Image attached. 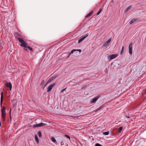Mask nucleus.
I'll return each mask as SVG.
<instances>
[{
  "instance_id": "1",
  "label": "nucleus",
  "mask_w": 146,
  "mask_h": 146,
  "mask_svg": "<svg viewBox=\"0 0 146 146\" xmlns=\"http://www.w3.org/2000/svg\"><path fill=\"white\" fill-rule=\"evenodd\" d=\"M3 102V92H2L1 93V97L0 100L1 107L2 108L1 109V117L3 121H5V117L6 115L5 108L4 106L2 107V104Z\"/></svg>"
},
{
  "instance_id": "2",
  "label": "nucleus",
  "mask_w": 146,
  "mask_h": 146,
  "mask_svg": "<svg viewBox=\"0 0 146 146\" xmlns=\"http://www.w3.org/2000/svg\"><path fill=\"white\" fill-rule=\"evenodd\" d=\"M18 39L21 43L20 44V46L23 47L24 48V49L25 51H27L28 50V49L27 48L31 51L32 52L33 51V48L29 46H27V43L24 41L22 38H19Z\"/></svg>"
},
{
  "instance_id": "3",
  "label": "nucleus",
  "mask_w": 146,
  "mask_h": 146,
  "mask_svg": "<svg viewBox=\"0 0 146 146\" xmlns=\"http://www.w3.org/2000/svg\"><path fill=\"white\" fill-rule=\"evenodd\" d=\"M111 38H109L103 45L102 47H105L106 48H107L109 46V44L111 41Z\"/></svg>"
},
{
  "instance_id": "4",
  "label": "nucleus",
  "mask_w": 146,
  "mask_h": 146,
  "mask_svg": "<svg viewBox=\"0 0 146 146\" xmlns=\"http://www.w3.org/2000/svg\"><path fill=\"white\" fill-rule=\"evenodd\" d=\"M118 56V54H115L110 55L108 56V59L110 60L113 59L117 57Z\"/></svg>"
},
{
  "instance_id": "5",
  "label": "nucleus",
  "mask_w": 146,
  "mask_h": 146,
  "mask_svg": "<svg viewBox=\"0 0 146 146\" xmlns=\"http://www.w3.org/2000/svg\"><path fill=\"white\" fill-rule=\"evenodd\" d=\"M88 34L87 33L85 35L82 36L81 38L78 40V43H80L82 42L88 36Z\"/></svg>"
},
{
  "instance_id": "6",
  "label": "nucleus",
  "mask_w": 146,
  "mask_h": 146,
  "mask_svg": "<svg viewBox=\"0 0 146 146\" xmlns=\"http://www.w3.org/2000/svg\"><path fill=\"white\" fill-rule=\"evenodd\" d=\"M132 42L130 43L129 46V53L130 54H132Z\"/></svg>"
},
{
  "instance_id": "7",
  "label": "nucleus",
  "mask_w": 146,
  "mask_h": 146,
  "mask_svg": "<svg viewBox=\"0 0 146 146\" xmlns=\"http://www.w3.org/2000/svg\"><path fill=\"white\" fill-rule=\"evenodd\" d=\"M5 85L6 87L9 88L10 90L11 91L12 88V86L11 82H6L5 84Z\"/></svg>"
},
{
  "instance_id": "8",
  "label": "nucleus",
  "mask_w": 146,
  "mask_h": 146,
  "mask_svg": "<svg viewBox=\"0 0 146 146\" xmlns=\"http://www.w3.org/2000/svg\"><path fill=\"white\" fill-rule=\"evenodd\" d=\"M46 124L43 123H40L36 124L34 125V127H39L42 126H44L46 125Z\"/></svg>"
},
{
  "instance_id": "9",
  "label": "nucleus",
  "mask_w": 146,
  "mask_h": 146,
  "mask_svg": "<svg viewBox=\"0 0 146 146\" xmlns=\"http://www.w3.org/2000/svg\"><path fill=\"white\" fill-rule=\"evenodd\" d=\"M55 85V83H54L53 84H51L50 86H49L48 87L47 90V92H50L51 90L52 89L53 87Z\"/></svg>"
},
{
  "instance_id": "10",
  "label": "nucleus",
  "mask_w": 146,
  "mask_h": 146,
  "mask_svg": "<svg viewBox=\"0 0 146 146\" xmlns=\"http://www.w3.org/2000/svg\"><path fill=\"white\" fill-rule=\"evenodd\" d=\"M100 97L99 96H97L95 98H94L91 101V103L92 104L95 102Z\"/></svg>"
},
{
  "instance_id": "11",
  "label": "nucleus",
  "mask_w": 146,
  "mask_h": 146,
  "mask_svg": "<svg viewBox=\"0 0 146 146\" xmlns=\"http://www.w3.org/2000/svg\"><path fill=\"white\" fill-rule=\"evenodd\" d=\"M76 49H73L70 52H69L68 54V55L66 57V58H68L70 56V55L73 53L74 52L76 51Z\"/></svg>"
},
{
  "instance_id": "12",
  "label": "nucleus",
  "mask_w": 146,
  "mask_h": 146,
  "mask_svg": "<svg viewBox=\"0 0 146 146\" xmlns=\"http://www.w3.org/2000/svg\"><path fill=\"white\" fill-rule=\"evenodd\" d=\"M104 108V106H101L100 107L98 108L97 109H96L95 110V112H97L100 110Z\"/></svg>"
},
{
  "instance_id": "13",
  "label": "nucleus",
  "mask_w": 146,
  "mask_h": 146,
  "mask_svg": "<svg viewBox=\"0 0 146 146\" xmlns=\"http://www.w3.org/2000/svg\"><path fill=\"white\" fill-rule=\"evenodd\" d=\"M137 20V19H132L131 21L129 22V24L130 25L132 24L136 21Z\"/></svg>"
},
{
  "instance_id": "14",
  "label": "nucleus",
  "mask_w": 146,
  "mask_h": 146,
  "mask_svg": "<svg viewBox=\"0 0 146 146\" xmlns=\"http://www.w3.org/2000/svg\"><path fill=\"white\" fill-rule=\"evenodd\" d=\"M93 11H91L90 13H88L86 16V17H90L91 16L92 14L93 13Z\"/></svg>"
},
{
  "instance_id": "15",
  "label": "nucleus",
  "mask_w": 146,
  "mask_h": 146,
  "mask_svg": "<svg viewBox=\"0 0 146 146\" xmlns=\"http://www.w3.org/2000/svg\"><path fill=\"white\" fill-rule=\"evenodd\" d=\"M124 46H122L121 50L120 52V54L121 55H123V52H124Z\"/></svg>"
},
{
  "instance_id": "16",
  "label": "nucleus",
  "mask_w": 146,
  "mask_h": 146,
  "mask_svg": "<svg viewBox=\"0 0 146 146\" xmlns=\"http://www.w3.org/2000/svg\"><path fill=\"white\" fill-rule=\"evenodd\" d=\"M35 139L37 143H38L39 142V140L37 136L36 135H35Z\"/></svg>"
},
{
  "instance_id": "17",
  "label": "nucleus",
  "mask_w": 146,
  "mask_h": 146,
  "mask_svg": "<svg viewBox=\"0 0 146 146\" xmlns=\"http://www.w3.org/2000/svg\"><path fill=\"white\" fill-rule=\"evenodd\" d=\"M51 140H52V141L54 143H55L56 142V141L55 138L54 137H51Z\"/></svg>"
},
{
  "instance_id": "18",
  "label": "nucleus",
  "mask_w": 146,
  "mask_h": 146,
  "mask_svg": "<svg viewBox=\"0 0 146 146\" xmlns=\"http://www.w3.org/2000/svg\"><path fill=\"white\" fill-rule=\"evenodd\" d=\"M109 134V131L104 132H103V134L105 135H108Z\"/></svg>"
},
{
  "instance_id": "19",
  "label": "nucleus",
  "mask_w": 146,
  "mask_h": 146,
  "mask_svg": "<svg viewBox=\"0 0 146 146\" xmlns=\"http://www.w3.org/2000/svg\"><path fill=\"white\" fill-rule=\"evenodd\" d=\"M131 6H129L128 7H127L125 10V12H127V11H128L129 10V9L131 8Z\"/></svg>"
},
{
  "instance_id": "20",
  "label": "nucleus",
  "mask_w": 146,
  "mask_h": 146,
  "mask_svg": "<svg viewBox=\"0 0 146 146\" xmlns=\"http://www.w3.org/2000/svg\"><path fill=\"white\" fill-rule=\"evenodd\" d=\"M38 136L40 137H42V133L40 131H39L38 132Z\"/></svg>"
},
{
  "instance_id": "21",
  "label": "nucleus",
  "mask_w": 146,
  "mask_h": 146,
  "mask_svg": "<svg viewBox=\"0 0 146 146\" xmlns=\"http://www.w3.org/2000/svg\"><path fill=\"white\" fill-rule=\"evenodd\" d=\"M122 128H123V127H120L119 128V133H120L122 129Z\"/></svg>"
},
{
  "instance_id": "22",
  "label": "nucleus",
  "mask_w": 146,
  "mask_h": 146,
  "mask_svg": "<svg viewBox=\"0 0 146 146\" xmlns=\"http://www.w3.org/2000/svg\"><path fill=\"white\" fill-rule=\"evenodd\" d=\"M64 137L68 138L69 140H70V136H69L68 135H64Z\"/></svg>"
},
{
  "instance_id": "23",
  "label": "nucleus",
  "mask_w": 146,
  "mask_h": 146,
  "mask_svg": "<svg viewBox=\"0 0 146 146\" xmlns=\"http://www.w3.org/2000/svg\"><path fill=\"white\" fill-rule=\"evenodd\" d=\"M102 11V9H101L100 10V11L97 13V15H99L100 13Z\"/></svg>"
},
{
  "instance_id": "24",
  "label": "nucleus",
  "mask_w": 146,
  "mask_h": 146,
  "mask_svg": "<svg viewBox=\"0 0 146 146\" xmlns=\"http://www.w3.org/2000/svg\"><path fill=\"white\" fill-rule=\"evenodd\" d=\"M95 146H102V145L98 143H96L95 144Z\"/></svg>"
},
{
  "instance_id": "25",
  "label": "nucleus",
  "mask_w": 146,
  "mask_h": 146,
  "mask_svg": "<svg viewBox=\"0 0 146 146\" xmlns=\"http://www.w3.org/2000/svg\"><path fill=\"white\" fill-rule=\"evenodd\" d=\"M44 80H43L41 83L40 85H43L44 83Z\"/></svg>"
},
{
  "instance_id": "26",
  "label": "nucleus",
  "mask_w": 146,
  "mask_h": 146,
  "mask_svg": "<svg viewBox=\"0 0 146 146\" xmlns=\"http://www.w3.org/2000/svg\"><path fill=\"white\" fill-rule=\"evenodd\" d=\"M64 143L63 141H61V146L63 145H64Z\"/></svg>"
},
{
  "instance_id": "27",
  "label": "nucleus",
  "mask_w": 146,
  "mask_h": 146,
  "mask_svg": "<svg viewBox=\"0 0 146 146\" xmlns=\"http://www.w3.org/2000/svg\"><path fill=\"white\" fill-rule=\"evenodd\" d=\"M51 81V80H50V79H49L47 82V83L48 84Z\"/></svg>"
},
{
  "instance_id": "28",
  "label": "nucleus",
  "mask_w": 146,
  "mask_h": 146,
  "mask_svg": "<svg viewBox=\"0 0 146 146\" xmlns=\"http://www.w3.org/2000/svg\"><path fill=\"white\" fill-rule=\"evenodd\" d=\"M48 84L46 82V83L44 85L43 88H44L46 86V85Z\"/></svg>"
},
{
  "instance_id": "29",
  "label": "nucleus",
  "mask_w": 146,
  "mask_h": 146,
  "mask_svg": "<svg viewBox=\"0 0 146 146\" xmlns=\"http://www.w3.org/2000/svg\"><path fill=\"white\" fill-rule=\"evenodd\" d=\"M66 89V88H65V89H63V90H62L61 91V92H63V91H64V90H65V89Z\"/></svg>"
},
{
  "instance_id": "30",
  "label": "nucleus",
  "mask_w": 146,
  "mask_h": 146,
  "mask_svg": "<svg viewBox=\"0 0 146 146\" xmlns=\"http://www.w3.org/2000/svg\"><path fill=\"white\" fill-rule=\"evenodd\" d=\"M76 51H78L80 52L81 51V50L80 49H78L76 50Z\"/></svg>"
},
{
  "instance_id": "31",
  "label": "nucleus",
  "mask_w": 146,
  "mask_h": 146,
  "mask_svg": "<svg viewBox=\"0 0 146 146\" xmlns=\"http://www.w3.org/2000/svg\"><path fill=\"white\" fill-rule=\"evenodd\" d=\"M10 119H11V116L10 113Z\"/></svg>"
},
{
  "instance_id": "32",
  "label": "nucleus",
  "mask_w": 146,
  "mask_h": 146,
  "mask_svg": "<svg viewBox=\"0 0 146 146\" xmlns=\"http://www.w3.org/2000/svg\"><path fill=\"white\" fill-rule=\"evenodd\" d=\"M127 117V118H129V117H128V116Z\"/></svg>"
}]
</instances>
